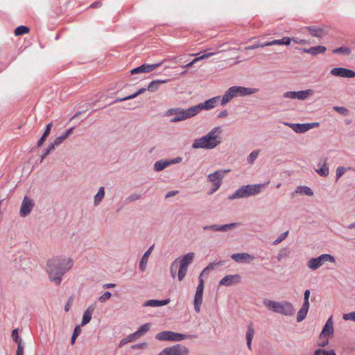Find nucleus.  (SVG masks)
I'll use <instances>...</instances> for the list:
<instances>
[{
    "instance_id": "11",
    "label": "nucleus",
    "mask_w": 355,
    "mask_h": 355,
    "mask_svg": "<svg viewBox=\"0 0 355 355\" xmlns=\"http://www.w3.org/2000/svg\"><path fill=\"white\" fill-rule=\"evenodd\" d=\"M204 291V279H201L199 281V284L197 286L195 297H194V309L197 313H200L201 304L202 303Z\"/></svg>"
},
{
    "instance_id": "22",
    "label": "nucleus",
    "mask_w": 355,
    "mask_h": 355,
    "mask_svg": "<svg viewBox=\"0 0 355 355\" xmlns=\"http://www.w3.org/2000/svg\"><path fill=\"white\" fill-rule=\"evenodd\" d=\"M96 305L93 304L89 305L88 308L85 311L83 315L81 326H85L90 322L92 319V315L94 313Z\"/></svg>"
},
{
    "instance_id": "10",
    "label": "nucleus",
    "mask_w": 355,
    "mask_h": 355,
    "mask_svg": "<svg viewBox=\"0 0 355 355\" xmlns=\"http://www.w3.org/2000/svg\"><path fill=\"white\" fill-rule=\"evenodd\" d=\"M286 126L290 127L296 133H304L308 130L316 128L319 125L318 122L307 123H284Z\"/></svg>"
},
{
    "instance_id": "45",
    "label": "nucleus",
    "mask_w": 355,
    "mask_h": 355,
    "mask_svg": "<svg viewBox=\"0 0 355 355\" xmlns=\"http://www.w3.org/2000/svg\"><path fill=\"white\" fill-rule=\"evenodd\" d=\"M29 31V28L27 27V26H18L15 30V35H24L27 33H28Z\"/></svg>"
},
{
    "instance_id": "47",
    "label": "nucleus",
    "mask_w": 355,
    "mask_h": 355,
    "mask_svg": "<svg viewBox=\"0 0 355 355\" xmlns=\"http://www.w3.org/2000/svg\"><path fill=\"white\" fill-rule=\"evenodd\" d=\"M334 110L343 116H347L349 114V110L343 106H335Z\"/></svg>"
},
{
    "instance_id": "27",
    "label": "nucleus",
    "mask_w": 355,
    "mask_h": 355,
    "mask_svg": "<svg viewBox=\"0 0 355 355\" xmlns=\"http://www.w3.org/2000/svg\"><path fill=\"white\" fill-rule=\"evenodd\" d=\"M254 335V329L253 327V324L252 323L248 325L247 331H246V340L248 347L251 349H252V341Z\"/></svg>"
},
{
    "instance_id": "32",
    "label": "nucleus",
    "mask_w": 355,
    "mask_h": 355,
    "mask_svg": "<svg viewBox=\"0 0 355 355\" xmlns=\"http://www.w3.org/2000/svg\"><path fill=\"white\" fill-rule=\"evenodd\" d=\"M315 171L319 175L327 177L329 175V167L327 162H324L322 164H318L315 168Z\"/></svg>"
},
{
    "instance_id": "54",
    "label": "nucleus",
    "mask_w": 355,
    "mask_h": 355,
    "mask_svg": "<svg viewBox=\"0 0 355 355\" xmlns=\"http://www.w3.org/2000/svg\"><path fill=\"white\" fill-rule=\"evenodd\" d=\"M309 297H310V291L307 289L304 291V293L303 304L309 305Z\"/></svg>"
},
{
    "instance_id": "21",
    "label": "nucleus",
    "mask_w": 355,
    "mask_h": 355,
    "mask_svg": "<svg viewBox=\"0 0 355 355\" xmlns=\"http://www.w3.org/2000/svg\"><path fill=\"white\" fill-rule=\"evenodd\" d=\"M334 334V322L332 316H331L326 322L322 331L320 334V338L330 336Z\"/></svg>"
},
{
    "instance_id": "55",
    "label": "nucleus",
    "mask_w": 355,
    "mask_h": 355,
    "mask_svg": "<svg viewBox=\"0 0 355 355\" xmlns=\"http://www.w3.org/2000/svg\"><path fill=\"white\" fill-rule=\"evenodd\" d=\"M139 94H137V92H135V94H132L128 96H126V97H124V98H117L116 101H127V100H129V99H132V98H135V97H137Z\"/></svg>"
},
{
    "instance_id": "1",
    "label": "nucleus",
    "mask_w": 355,
    "mask_h": 355,
    "mask_svg": "<svg viewBox=\"0 0 355 355\" xmlns=\"http://www.w3.org/2000/svg\"><path fill=\"white\" fill-rule=\"evenodd\" d=\"M73 265L71 258L55 257L47 262L46 272L49 280L58 286L61 284L62 276L70 270Z\"/></svg>"
},
{
    "instance_id": "14",
    "label": "nucleus",
    "mask_w": 355,
    "mask_h": 355,
    "mask_svg": "<svg viewBox=\"0 0 355 355\" xmlns=\"http://www.w3.org/2000/svg\"><path fill=\"white\" fill-rule=\"evenodd\" d=\"M239 224L237 223H232L225 225H205L203 227L204 230H210L213 232H227L230 231L234 227H237Z\"/></svg>"
},
{
    "instance_id": "16",
    "label": "nucleus",
    "mask_w": 355,
    "mask_h": 355,
    "mask_svg": "<svg viewBox=\"0 0 355 355\" xmlns=\"http://www.w3.org/2000/svg\"><path fill=\"white\" fill-rule=\"evenodd\" d=\"M330 73L336 77H342V78H354L355 77V72L352 70L343 68V67H336L333 68L330 71Z\"/></svg>"
},
{
    "instance_id": "41",
    "label": "nucleus",
    "mask_w": 355,
    "mask_h": 355,
    "mask_svg": "<svg viewBox=\"0 0 355 355\" xmlns=\"http://www.w3.org/2000/svg\"><path fill=\"white\" fill-rule=\"evenodd\" d=\"M259 152L260 151L259 150H254L252 151L247 157V162L249 164H254V162L257 159V157L259 155Z\"/></svg>"
},
{
    "instance_id": "62",
    "label": "nucleus",
    "mask_w": 355,
    "mask_h": 355,
    "mask_svg": "<svg viewBox=\"0 0 355 355\" xmlns=\"http://www.w3.org/2000/svg\"><path fill=\"white\" fill-rule=\"evenodd\" d=\"M327 351L322 349H318L314 352L313 355H326Z\"/></svg>"
},
{
    "instance_id": "23",
    "label": "nucleus",
    "mask_w": 355,
    "mask_h": 355,
    "mask_svg": "<svg viewBox=\"0 0 355 355\" xmlns=\"http://www.w3.org/2000/svg\"><path fill=\"white\" fill-rule=\"evenodd\" d=\"M170 302L169 299L164 300H147L143 304L144 306H151V307H157L165 306Z\"/></svg>"
},
{
    "instance_id": "9",
    "label": "nucleus",
    "mask_w": 355,
    "mask_h": 355,
    "mask_svg": "<svg viewBox=\"0 0 355 355\" xmlns=\"http://www.w3.org/2000/svg\"><path fill=\"white\" fill-rule=\"evenodd\" d=\"M314 94V91L311 89L306 90H300L297 92L289 91L283 94L284 98L290 99H297L304 101Z\"/></svg>"
},
{
    "instance_id": "40",
    "label": "nucleus",
    "mask_w": 355,
    "mask_h": 355,
    "mask_svg": "<svg viewBox=\"0 0 355 355\" xmlns=\"http://www.w3.org/2000/svg\"><path fill=\"white\" fill-rule=\"evenodd\" d=\"M150 328V324L149 323H146L141 325L137 331L135 332V335H137V337H140L145 334L146 332L149 331Z\"/></svg>"
},
{
    "instance_id": "13",
    "label": "nucleus",
    "mask_w": 355,
    "mask_h": 355,
    "mask_svg": "<svg viewBox=\"0 0 355 355\" xmlns=\"http://www.w3.org/2000/svg\"><path fill=\"white\" fill-rule=\"evenodd\" d=\"M231 88L235 98L252 95L258 92V89L256 88L245 87L242 86H232Z\"/></svg>"
},
{
    "instance_id": "63",
    "label": "nucleus",
    "mask_w": 355,
    "mask_h": 355,
    "mask_svg": "<svg viewBox=\"0 0 355 355\" xmlns=\"http://www.w3.org/2000/svg\"><path fill=\"white\" fill-rule=\"evenodd\" d=\"M227 116L228 112L226 110H223L218 114V118H226Z\"/></svg>"
},
{
    "instance_id": "58",
    "label": "nucleus",
    "mask_w": 355,
    "mask_h": 355,
    "mask_svg": "<svg viewBox=\"0 0 355 355\" xmlns=\"http://www.w3.org/2000/svg\"><path fill=\"white\" fill-rule=\"evenodd\" d=\"M12 338L16 341H19L21 339L19 338V334H18V329H15L14 330H12Z\"/></svg>"
},
{
    "instance_id": "56",
    "label": "nucleus",
    "mask_w": 355,
    "mask_h": 355,
    "mask_svg": "<svg viewBox=\"0 0 355 355\" xmlns=\"http://www.w3.org/2000/svg\"><path fill=\"white\" fill-rule=\"evenodd\" d=\"M139 198H140V196L139 194L134 193L127 198V201L130 202L136 201V200H139Z\"/></svg>"
},
{
    "instance_id": "59",
    "label": "nucleus",
    "mask_w": 355,
    "mask_h": 355,
    "mask_svg": "<svg viewBox=\"0 0 355 355\" xmlns=\"http://www.w3.org/2000/svg\"><path fill=\"white\" fill-rule=\"evenodd\" d=\"M292 41L298 44H307L306 40L303 39H299L298 37H293Z\"/></svg>"
},
{
    "instance_id": "44",
    "label": "nucleus",
    "mask_w": 355,
    "mask_h": 355,
    "mask_svg": "<svg viewBox=\"0 0 355 355\" xmlns=\"http://www.w3.org/2000/svg\"><path fill=\"white\" fill-rule=\"evenodd\" d=\"M334 53H341L345 55H348L351 53V49L349 47H339L333 51Z\"/></svg>"
},
{
    "instance_id": "50",
    "label": "nucleus",
    "mask_w": 355,
    "mask_h": 355,
    "mask_svg": "<svg viewBox=\"0 0 355 355\" xmlns=\"http://www.w3.org/2000/svg\"><path fill=\"white\" fill-rule=\"evenodd\" d=\"M214 55H215L214 52L207 53H204V54H202V55H201L200 56L196 57L193 60H194V62L196 63V62H198L200 60L207 59V58H209V57H211V56H212Z\"/></svg>"
},
{
    "instance_id": "15",
    "label": "nucleus",
    "mask_w": 355,
    "mask_h": 355,
    "mask_svg": "<svg viewBox=\"0 0 355 355\" xmlns=\"http://www.w3.org/2000/svg\"><path fill=\"white\" fill-rule=\"evenodd\" d=\"M241 281V277L239 274L227 275L225 276L219 282V285L224 286H231L234 284L240 283Z\"/></svg>"
},
{
    "instance_id": "52",
    "label": "nucleus",
    "mask_w": 355,
    "mask_h": 355,
    "mask_svg": "<svg viewBox=\"0 0 355 355\" xmlns=\"http://www.w3.org/2000/svg\"><path fill=\"white\" fill-rule=\"evenodd\" d=\"M220 184H221V182H220V179L219 180H218L216 182H215V183L214 184L213 187L211 189V190H210V191H209L207 192V193H208L209 195L212 194L214 192H215V191H216V190L220 187Z\"/></svg>"
},
{
    "instance_id": "48",
    "label": "nucleus",
    "mask_w": 355,
    "mask_h": 355,
    "mask_svg": "<svg viewBox=\"0 0 355 355\" xmlns=\"http://www.w3.org/2000/svg\"><path fill=\"white\" fill-rule=\"evenodd\" d=\"M288 231H286L285 232H283L282 233L277 239H275L273 242H272V244L274 245H278L279 243H280L282 241H283L288 236Z\"/></svg>"
},
{
    "instance_id": "43",
    "label": "nucleus",
    "mask_w": 355,
    "mask_h": 355,
    "mask_svg": "<svg viewBox=\"0 0 355 355\" xmlns=\"http://www.w3.org/2000/svg\"><path fill=\"white\" fill-rule=\"evenodd\" d=\"M173 341H180L184 339L193 337L191 335H186L180 333L173 332Z\"/></svg>"
},
{
    "instance_id": "38",
    "label": "nucleus",
    "mask_w": 355,
    "mask_h": 355,
    "mask_svg": "<svg viewBox=\"0 0 355 355\" xmlns=\"http://www.w3.org/2000/svg\"><path fill=\"white\" fill-rule=\"evenodd\" d=\"M292 41V38L284 37L280 40H274L270 42V46L273 45H289Z\"/></svg>"
},
{
    "instance_id": "51",
    "label": "nucleus",
    "mask_w": 355,
    "mask_h": 355,
    "mask_svg": "<svg viewBox=\"0 0 355 355\" xmlns=\"http://www.w3.org/2000/svg\"><path fill=\"white\" fill-rule=\"evenodd\" d=\"M111 296H112L111 293L107 291L98 297V300H99V302L103 303V302H106L107 300H108L111 297Z\"/></svg>"
},
{
    "instance_id": "53",
    "label": "nucleus",
    "mask_w": 355,
    "mask_h": 355,
    "mask_svg": "<svg viewBox=\"0 0 355 355\" xmlns=\"http://www.w3.org/2000/svg\"><path fill=\"white\" fill-rule=\"evenodd\" d=\"M17 355H23L24 354V347L22 345L21 340L17 341Z\"/></svg>"
},
{
    "instance_id": "33",
    "label": "nucleus",
    "mask_w": 355,
    "mask_h": 355,
    "mask_svg": "<svg viewBox=\"0 0 355 355\" xmlns=\"http://www.w3.org/2000/svg\"><path fill=\"white\" fill-rule=\"evenodd\" d=\"M168 81V80H153L148 85L147 89L151 92H155L158 89L161 84L166 83Z\"/></svg>"
},
{
    "instance_id": "39",
    "label": "nucleus",
    "mask_w": 355,
    "mask_h": 355,
    "mask_svg": "<svg viewBox=\"0 0 355 355\" xmlns=\"http://www.w3.org/2000/svg\"><path fill=\"white\" fill-rule=\"evenodd\" d=\"M290 250L288 248H282L277 253V259L279 261H282L283 259H286L288 257L290 254Z\"/></svg>"
},
{
    "instance_id": "17",
    "label": "nucleus",
    "mask_w": 355,
    "mask_h": 355,
    "mask_svg": "<svg viewBox=\"0 0 355 355\" xmlns=\"http://www.w3.org/2000/svg\"><path fill=\"white\" fill-rule=\"evenodd\" d=\"M162 62H159L153 64H144L138 67L134 68L130 71L132 75L141 73H149L161 66Z\"/></svg>"
},
{
    "instance_id": "20",
    "label": "nucleus",
    "mask_w": 355,
    "mask_h": 355,
    "mask_svg": "<svg viewBox=\"0 0 355 355\" xmlns=\"http://www.w3.org/2000/svg\"><path fill=\"white\" fill-rule=\"evenodd\" d=\"M231 258L236 262L246 263H249L254 259V257L253 255L245 252L233 254H232Z\"/></svg>"
},
{
    "instance_id": "19",
    "label": "nucleus",
    "mask_w": 355,
    "mask_h": 355,
    "mask_svg": "<svg viewBox=\"0 0 355 355\" xmlns=\"http://www.w3.org/2000/svg\"><path fill=\"white\" fill-rule=\"evenodd\" d=\"M33 200L25 196L20 208V215L23 217L28 216L33 208Z\"/></svg>"
},
{
    "instance_id": "36",
    "label": "nucleus",
    "mask_w": 355,
    "mask_h": 355,
    "mask_svg": "<svg viewBox=\"0 0 355 355\" xmlns=\"http://www.w3.org/2000/svg\"><path fill=\"white\" fill-rule=\"evenodd\" d=\"M295 192L301 195H306L309 196H312L313 195V192L312 191L311 189L306 186L297 187Z\"/></svg>"
},
{
    "instance_id": "46",
    "label": "nucleus",
    "mask_w": 355,
    "mask_h": 355,
    "mask_svg": "<svg viewBox=\"0 0 355 355\" xmlns=\"http://www.w3.org/2000/svg\"><path fill=\"white\" fill-rule=\"evenodd\" d=\"M351 169L352 168L350 167L338 166L336 168V178H340L347 171H350Z\"/></svg>"
},
{
    "instance_id": "31",
    "label": "nucleus",
    "mask_w": 355,
    "mask_h": 355,
    "mask_svg": "<svg viewBox=\"0 0 355 355\" xmlns=\"http://www.w3.org/2000/svg\"><path fill=\"white\" fill-rule=\"evenodd\" d=\"M309 309V305L302 304V307L297 312V321L302 322L306 316Z\"/></svg>"
},
{
    "instance_id": "26",
    "label": "nucleus",
    "mask_w": 355,
    "mask_h": 355,
    "mask_svg": "<svg viewBox=\"0 0 355 355\" xmlns=\"http://www.w3.org/2000/svg\"><path fill=\"white\" fill-rule=\"evenodd\" d=\"M263 304L270 310L274 311L275 313H277L278 310L281 306V302H277L270 300H265L263 301Z\"/></svg>"
},
{
    "instance_id": "24",
    "label": "nucleus",
    "mask_w": 355,
    "mask_h": 355,
    "mask_svg": "<svg viewBox=\"0 0 355 355\" xmlns=\"http://www.w3.org/2000/svg\"><path fill=\"white\" fill-rule=\"evenodd\" d=\"M153 245L150 246L147 251L144 254L143 257H141L140 262H139V269L141 271H144L146 268V265L149 259V257L151 254V252L153 250Z\"/></svg>"
},
{
    "instance_id": "18",
    "label": "nucleus",
    "mask_w": 355,
    "mask_h": 355,
    "mask_svg": "<svg viewBox=\"0 0 355 355\" xmlns=\"http://www.w3.org/2000/svg\"><path fill=\"white\" fill-rule=\"evenodd\" d=\"M295 308L292 303L288 301L281 302V306L277 313L286 316H292L295 313Z\"/></svg>"
},
{
    "instance_id": "2",
    "label": "nucleus",
    "mask_w": 355,
    "mask_h": 355,
    "mask_svg": "<svg viewBox=\"0 0 355 355\" xmlns=\"http://www.w3.org/2000/svg\"><path fill=\"white\" fill-rule=\"evenodd\" d=\"M223 129L220 126L213 128L207 134L196 139L192 144V148L194 149H213L221 143L220 135Z\"/></svg>"
},
{
    "instance_id": "30",
    "label": "nucleus",
    "mask_w": 355,
    "mask_h": 355,
    "mask_svg": "<svg viewBox=\"0 0 355 355\" xmlns=\"http://www.w3.org/2000/svg\"><path fill=\"white\" fill-rule=\"evenodd\" d=\"M327 49L324 46H313L309 49H304V52L308 53L311 55H318L320 53H323L326 51Z\"/></svg>"
},
{
    "instance_id": "7",
    "label": "nucleus",
    "mask_w": 355,
    "mask_h": 355,
    "mask_svg": "<svg viewBox=\"0 0 355 355\" xmlns=\"http://www.w3.org/2000/svg\"><path fill=\"white\" fill-rule=\"evenodd\" d=\"M157 355H189V349L184 345L176 344L165 347Z\"/></svg>"
},
{
    "instance_id": "34",
    "label": "nucleus",
    "mask_w": 355,
    "mask_h": 355,
    "mask_svg": "<svg viewBox=\"0 0 355 355\" xmlns=\"http://www.w3.org/2000/svg\"><path fill=\"white\" fill-rule=\"evenodd\" d=\"M105 197V189L103 187L99 188L97 193L94 196V205L98 206Z\"/></svg>"
},
{
    "instance_id": "5",
    "label": "nucleus",
    "mask_w": 355,
    "mask_h": 355,
    "mask_svg": "<svg viewBox=\"0 0 355 355\" xmlns=\"http://www.w3.org/2000/svg\"><path fill=\"white\" fill-rule=\"evenodd\" d=\"M165 116H174L171 119L170 121L171 123H176L193 117L195 114L193 107H191L186 110L181 108H171L166 111Z\"/></svg>"
},
{
    "instance_id": "61",
    "label": "nucleus",
    "mask_w": 355,
    "mask_h": 355,
    "mask_svg": "<svg viewBox=\"0 0 355 355\" xmlns=\"http://www.w3.org/2000/svg\"><path fill=\"white\" fill-rule=\"evenodd\" d=\"M51 127H52V123H49L46 127V130L44 131V132L43 133L42 135H44V137H48L50 132H51Z\"/></svg>"
},
{
    "instance_id": "6",
    "label": "nucleus",
    "mask_w": 355,
    "mask_h": 355,
    "mask_svg": "<svg viewBox=\"0 0 355 355\" xmlns=\"http://www.w3.org/2000/svg\"><path fill=\"white\" fill-rule=\"evenodd\" d=\"M330 262L334 263L336 259L330 254H322L317 257L311 258L306 263L307 267L312 270H316L325 263Z\"/></svg>"
},
{
    "instance_id": "29",
    "label": "nucleus",
    "mask_w": 355,
    "mask_h": 355,
    "mask_svg": "<svg viewBox=\"0 0 355 355\" xmlns=\"http://www.w3.org/2000/svg\"><path fill=\"white\" fill-rule=\"evenodd\" d=\"M306 28L309 31L310 34L313 37L321 38L324 35V31L319 27L311 26H308Z\"/></svg>"
},
{
    "instance_id": "35",
    "label": "nucleus",
    "mask_w": 355,
    "mask_h": 355,
    "mask_svg": "<svg viewBox=\"0 0 355 355\" xmlns=\"http://www.w3.org/2000/svg\"><path fill=\"white\" fill-rule=\"evenodd\" d=\"M220 265H221L220 262L209 263L201 272V273L199 276V280L200 279V278L203 279L204 276L207 275L210 272V271L213 270L216 268V266H220Z\"/></svg>"
},
{
    "instance_id": "64",
    "label": "nucleus",
    "mask_w": 355,
    "mask_h": 355,
    "mask_svg": "<svg viewBox=\"0 0 355 355\" xmlns=\"http://www.w3.org/2000/svg\"><path fill=\"white\" fill-rule=\"evenodd\" d=\"M80 333H81L80 327L79 325H78L75 327L73 332V335L78 337Z\"/></svg>"
},
{
    "instance_id": "25",
    "label": "nucleus",
    "mask_w": 355,
    "mask_h": 355,
    "mask_svg": "<svg viewBox=\"0 0 355 355\" xmlns=\"http://www.w3.org/2000/svg\"><path fill=\"white\" fill-rule=\"evenodd\" d=\"M173 331H164L156 334L155 338L161 341H173Z\"/></svg>"
},
{
    "instance_id": "8",
    "label": "nucleus",
    "mask_w": 355,
    "mask_h": 355,
    "mask_svg": "<svg viewBox=\"0 0 355 355\" xmlns=\"http://www.w3.org/2000/svg\"><path fill=\"white\" fill-rule=\"evenodd\" d=\"M220 99V96H215L211 98L204 103H199L196 105L192 106L193 110L195 116L200 113L202 110H210L214 108L218 103V101Z\"/></svg>"
},
{
    "instance_id": "42",
    "label": "nucleus",
    "mask_w": 355,
    "mask_h": 355,
    "mask_svg": "<svg viewBox=\"0 0 355 355\" xmlns=\"http://www.w3.org/2000/svg\"><path fill=\"white\" fill-rule=\"evenodd\" d=\"M270 46V42H258L257 44H252L251 46H248L245 48V50H253L260 47H265Z\"/></svg>"
},
{
    "instance_id": "12",
    "label": "nucleus",
    "mask_w": 355,
    "mask_h": 355,
    "mask_svg": "<svg viewBox=\"0 0 355 355\" xmlns=\"http://www.w3.org/2000/svg\"><path fill=\"white\" fill-rule=\"evenodd\" d=\"M182 161V158L181 157H176L173 159H161L159 161H157L154 164V169L156 171H161L166 168V167L181 162Z\"/></svg>"
},
{
    "instance_id": "4",
    "label": "nucleus",
    "mask_w": 355,
    "mask_h": 355,
    "mask_svg": "<svg viewBox=\"0 0 355 355\" xmlns=\"http://www.w3.org/2000/svg\"><path fill=\"white\" fill-rule=\"evenodd\" d=\"M269 182L263 184L243 185L236 189L231 196L230 200L237 198H245L259 194L268 184Z\"/></svg>"
},
{
    "instance_id": "57",
    "label": "nucleus",
    "mask_w": 355,
    "mask_h": 355,
    "mask_svg": "<svg viewBox=\"0 0 355 355\" xmlns=\"http://www.w3.org/2000/svg\"><path fill=\"white\" fill-rule=\"evenodd\" d=\"M64 139L65 138L62 135L57 137L53 141L54 145H55L56 146H59L64 141Z\"/></svg>"
},
{
    "instance_id": "60",
    "label": "nucleus",
    "mask_w": 355,
    "mask_h": 355,
    "mask_svg": "<svg viewBox=\"0 0 355 355\" xmlns=\"http://www.w3.org/2000/svg\"><path fill=\"white\" fill-rule=\"evenodd\" d=\"M148 347L147 343H141L132 346L133 349H144Z\"/></svg>"
},
{
    "instance_id": "49",
    "label": "nucleus",
    "mask_w": 355,
    "mask_h": 355,
    "mask_svg": "<svg viewBox=\"0 0 355 355\" xmlns=\"http://www.w3.org/2000/svg\"><path fill=\"white\" fill-rule=\"evenodd\" d=\"M343 319L346 321H354L355 322V311L344 313L343 315Z\"/></svg>"
},
{
    "instance_id": "3",
    "label": "nucleus",
    "mask_w": 355,
    "mask_h": 355,
    "mask_svg": "<svg viewBox=\"0 0 355 355\" xmlns=\"http://www.w3.org/2000/svg\"><path fill=\"white\" fill-rule=\"evenodd\" d=\"M195 257L194 252H189L175 259L170 266V273L172 278L178 277L182 282L187 275L189 266L193 262Z\"/></svg>"
},
{
    "instance_id": "28",
    "label": "nucleus",
    "mask_w": 355,
    "mask_h": 355,
    "mask_svg": "<svg viewBox=\"0 0 355 355\" xmlns=\"http://www.w3.org/2000/svg\"><path fill=\"white\" fill-rule=\"evenodd\" d=\"M234 98H235L234 96V92L231 88V87L225 92V93L224 94V95L223 96L222 98H221V102H220V105L222 106H224L226 104H227L229 102H230L232 101V99H233Z\"/></svg>"
},
{
    "instance_id": "37",
    "label": "nucleus",
    "mask_w": 355,
    "mask_h": 355,
    "mask_svg": "<svg viewBox=\"0 0 355 355\" xmlns=\"http://www.w3.org/2000/svg\"><path fill=\"white\" fill-rule=\"evenodd\" d=\"M230 169H220L213 173H210L207 178H223L224 176L229 175Z\"/></svg>"
}]
</instances>
